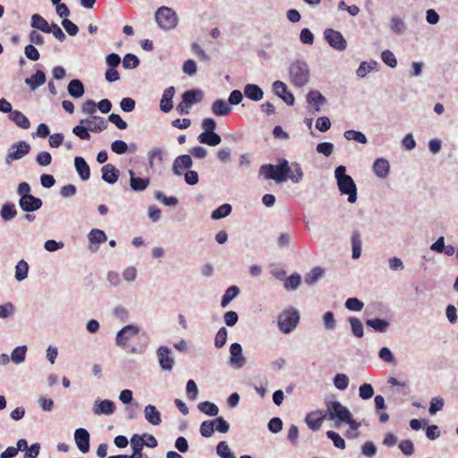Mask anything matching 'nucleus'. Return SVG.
<instances>
[{
    "label": "nucleus",
    "mask_w": 458,
    "mask_h": 458,
    "mask_svg": "<svg viewBox=\"0 0 458 458\" xmlns=\"http://www.w3.org/2000/svg\"><path fill=\"white\" fill-rule=\"evenodd\" d=\"M345 172L346 167L339 165L335 169V177L341 194L347 195L348 202L353 204L357 201V187L352 176Z\"/></svg>",
    "instance_id": "1"
},
{
    "label": "nucleus",
    "mask_w": 458,
    "mask_h": 458,
    "mask_svg": "<svg viewBox=\"0 0 458 458\" xmlns=\"http://www.w3.org/2000/svg\"><path fill=\"white\" fill-rule=\"evenodd\" d=\"M289 80L296 88H303L310 79V70L309 64L302 60H295L288 69Z\"/></svg>",
    "instance_id": "2"
},
{
    "label": "nucleus",
    "mask_w": 458,
    "mask_h": 458,
    "mask_svg": "<svg viewBox=\"0 0 458 458\" xmlns=\"http://www.w3.org/2000/svg\"><path fill=\"white\" fill-rule=\"evenodd\" d=\"M290 173V165L286 159H282L277 165H263L259 168V174L266 179H272L277 182L286 181Z\"/></svg>",
    "instance_id": "3"
},
{
    "label": "nucleus",
    "mask_w": 458,
    "mask_h": 458,
    "mask_svg": "<svg viewBox=\"0 0 458 458\" xmlns=\"http://www.w3.org/2000/svg\"><path fill=\"white\" fill-rule=\"evenodd\" d=\"M351 411L349 409L343 405L339 401H330L327 403V411L325 417L328 420H333L335 426L344 421L349 418Z\"/></svg>",
    "instance_id": "4"
},
{
    "label": "nucleus",
    "mask_w": 458,
    "mask_h": 458,
    "mask_svg": "<svg viewBox=\"0 0 458 458\" xmlns=\"http://www.w3.org/2000/svg\"><path fill=\"white\" fill-rule=\"evenodd\" d=\"M300 321V314L298 310L293 307L284 310L278 316V327L284 334L292 333Z\"/></svg>",
    "instance_id": "5"
},
{
    "label": "nucleus",
    "mask_w": 458,
    "mask_h": 458,
    "mask_svg": "<svg viewBox=\"0 0 458 458\" xmlns=\"http://www.w3.org/2000/svg\"><path fill=\"white\" fill-rule=\"evenodd\" d=\"M155 19L158 26L165 30L174 29L178 24V16L176 13L170 7H159L156 13Z\"/></svg>",
    "instance_id": "6"
},
{
    "label": "nucleus",
    "mask_w": 458,
    "mask_h": 458,
    "mask_svg": "<svg viewBox=\"0 0 458 458\" xmlns=\"http://www.w3.org/2000/svg\"><path fill=\"white\" fill-rule=\"evenodd\" d=\"M30 151V146L26 141L22 140L14 143L9 148L4 162L6 165H11L13 161L24 157Z\"/></svg>",
    "instance_id": "7"
},
{
    "label": "nucleus",
    "mask_w": 458,
    "mask_h": 458,
    "mask_svg": "<svg viewBox=\"0 0 458 458\" xmlns=\"http://www.w3.org/2000/svg\"><path fill=\"white\" fill-rule=\"evenodd\" d=\"M140 329L134 324H129L120 329L115 336V344L119 347H124L127 343L140 333Z\"/></svg>",
    "instance_id": "8"
},
{
    "label": "nucleus",
    "mask_w": 458,
    "mask_h": 458,
    "mask_svg": "<svg viewBox=\"0 0 458 458\" xmlns=\"http://www.w3.org/2000/svg\"><path fill=\"white\" fill-rule=\"evenodd\" d=\"M158 363L162 370L171 371L174 366L173 352L167 346H160L157 350Z\"/></svg>",
    "instance_id": "9"
},
{
    "label": "nucleus",
    "mask_w": 458,
    "mask_h": 458,
    "mask_svg": "<svg viewBox=\"0 0 458 458\" xmlns=\"http://www.w3.org/2000/svg\"><path fill=\"white\" fill-rule=\"evenodd\" d=\"M325 39L335 49L343 51L346 48L347 43L341 32L333 29H327L324 32Z\"/></svg>",
    "instance_id": "10"
},
{
    "label": "nucleus",
    "mask_w": 458,
    "mask_h": 458,
    "mask_svg": "<svg viewBox=\"0 0 458 458\" xmlns=\"http://www.w3.org/2000/svg\"><path fill=\"white\" fill-rule=\"evenodd\" d=\"M272 89L275 95L280 98L288 106H293L294 104V96L288 90L284 82L281 81H274L272 84Z\"/></svg>",
    "instance_id": "11"
},
{
    "label": "nucleus",
    "mask_w": 458,
    "mask_h": 458,
    "mask_svg": "<svg viewBox=\"0 0 458 458\" xmlns=\"http://www.w3.org/2000/svg\"><path fill=\"white\" fill-rule=\"evenodd\" d=\"M115 411V403L111 400H99L97 399L94 401L92 406V411L95 415H106L110 416Z\"/></svg>",
    "instance_id": "12"
},
{
    "label": "nucleus",
    "mask_w": 458,
    "mask_h": 458,
    "mask_svg": "<svg viewBox=\"0 0 458 458\" xmlns=\"http://www.w3.org/2000/svg\"><path fill=\"white\" fill-rule=\"evenodd\" d=\"M193 165L190 155L184 154L178 156L173 162L172 171L176 176H182L186 169H190Z\"/></svg>",
    "instance_id": "13"
},
{
    "label": "nucleus",
    "mask_w": 458,
    "mask_h": 458,
    "mask_svg": "<svg viewBox=\"0 0 458 458\" xmlns=\"http://www.w3.org/2000/svg\"><path fill=\"white\" fill-rule=\"evenodd\" d=\"M246 363V359L242 354V347L238 343H233L230 346V364L233 368L241 369Z\"/></svg>",
    "instance_id": "14"
},
{
    "label": "nucleus",
    "mask_w": 458,
    "mask_h": 458,
    "mask_svg": "<svg viewBox=\"0 0 458 458\" xmlns=\"http://www.w3.org/2000/svg\"><path fill=\"white\" fill-rule=\"evenodd\" d=\"M19 206L27 213L34 212L41 208L42 200L33 195L25 196L23 198H20Z\"/></svg>",
    "instance_id": "15"
},
{
    "label": "nucleus",
    "mask_w": 458,
    "mask_h": 458,
    "mask_svg": "<svg viewBox=\"0 0 458 458\" xmlns=\"http://www.w3.org/2000/svg\"><path fill=\"white\" fill-rule=\"evenodd\" d=\"M74 440L79 450L85 454L89 449V433L87 429L80 428L74 432Z\"/></svg>",
    "instance_id": "16"
},
{
    "label": "nucleus",
    "mask_w": 458,
    "mask_h": 458,
    "mask_svg": "<svg viewBox=\"0 0 458 458\" xmlns=\"http://www.w3.org/2000/svg\"><path fill=\"white\" fill-rule=\"evenodd\" d=\"M307 102L314 112H319L321 106L326 104V98L318 90H310L307 97Z\"/></svg>",
    "instance_id": "17"
},
{
    "label": "nucleus",
    "mask_w": 458,
    "mask_h": 458,
    "mask_svg": "<svg viewBox=\"0 0 458 458\" xmlns=\"http://www.w3.org/2000/svg\"><path fill=\"white\" fill-rule=\"evenodd\" d=\"M372 170L378 178L385 179L390 173L389 162L384 157L377 158L373 163Z\"/></svg>",
    "instance_id": "18"
},
{
    "label": "nucleus",
    "mask_w": 458,
    "mask_h": 458,
    "mask_svg": "<svg viewBox=\"0 0 458 458\" xmlns=\"http://www.w3.org/2000/svg\"><path fill=\"white\" fill-rule=\"evenodd\" d=\"M102 179L110 184H114L119 178V170L112 164H106L101 168Z\"/></svg>",
    "instance_id": "19"
},
{
    "label": "nucleus",
    "mask_w": 458,
    "mask_h": 458,
    "mask_svg": "<svg viewBox=\"0 0 458 458\" xmlns=\"http://www.w3.org/2000/svg\"><path fill=\"white\" fill-rule=\"evenodd\" d=\"M174 92H175V89H174V87H173V86L167 88L163 92V95H162V98L160 100V109L164 113H168L173 109V107H174L173 98L174 96Z\"/></svg>",
    "instance_id": "20"
},
{
    "label": "nucleus",
    "mask_w": 458,
    "mask_h": 458,
    "mask_svg": "<svg viewBox=\"0 0 458 458\" xmlns=\"http://www.w3.org/2000/svg\"><path fill=\"white\" fill-rule=\"evenodd\" d=\"M144 417L146 420L153 426H157L162 422L160 411L152 404L145 406Z\"/></svg>",
    "instance_id": "21"
},
{
    "label": "nucleus",
    "mask_w": 458,
    "mask_h": 458,
    "mask_svg": "<svg viewBox=\"0 0 458 458\" xmlns=\"http://www.w3.org/2000/svg\"><path fill=\"white\" fill-rule=\"evenodd\" d=\"M211 111L216 116H225L232 112V107L228 101L220 98L213 102Z\"/></svg>",
    "instance_id": "22"
},
{
    "label": "nucleus",
    "mask_w": 458,
    "mask_h": 458,
    "mask_svg": "<svg viewBox=\"0 0 458 458\" xmlns=\"http://www.w3.org/2000/svg\"><path fill=\"white\" fill-rule=\"evenodd\" d=\"M24 82L31 91H35L46 82V74L43 71L38 70L31 77L26 78Z\"/></svg>",
    "instance_id": "23"
},
{
    "label": "nucleus",
    "mask_w": 458,
    "mask_h": 458,
    "mask_svg": "<svg viewBox=\"0 0 458 458\" xmlns=\"http://www.w3.org/2000/svg\"><path fill=\"white\" fill-rule=\"evenodd\" d=\"M75 169L82 181H87L90 177V169L85 159L81 157L74 158Z\"/></svg>",
    "instance_id": "24"
},
{
    "label": "nucleus",
    "mask_w": 458,
    "mask_h": 458,
    "mask_svg": "<svg viewBox=\"0 0 458 458\" xmlns=\"http://www.w3.org/2000/svg\"><path fill=\"white\" fill-rule=\"evenodd\" d=\"M131 188L134 191H143L149 185L148 178L136 177L132 170H129Z\"/></svg>",
    "instance_id": "25"
},
{
    "label": "nucleus",
    "mask_w": 458,
    "mask_h": 458,
    "mask_svg": "<svg viewBox=\"0 0 458 458\" xmlns=\"http://www.w3.org/2000/svg\"><path fill=\"white\" fill-rule=\"evenodd\" d=\"M88 238L91 244L96 245V247H92V246L89 247V249L92 251L98 250V245L102 242H105L107 240L106 234L105 233L104 231H102L100 229H92L89 232Z\"/></svg>",
    "instance_id": "26"
},
{
    "label": "nucleus",
    "mask_w": 458,
    "mask_h": 458,
    "mask_svg": "<svg viewBox=\"0 0 458 458\" xmlns=\"http://www.w3.org/2000/svg\"><path fill=\"white\" fill-rule=\"evenodd\" d=\"M204 94L202 90L199 89H191L185 91L182 98L185 102L186 105L191 106L193 104L199 103L203 99Z\"/></svg>",
    "instance_id": "27"
},
{
    "label": "nucleus",
    "mask_w": 458,
    "mask_h": 458,
    "mask_svg": "<svg viewBox=\"0 0 458 458\" xmlns=\"http://www.w3.org/2000/svg\"><path fill=\"white\" fill-rule=\"evenodd\" d=\"M198 140L200 143L211 147L217 146L222 140L221 137L215 131H203L199 135Z\"/></svg>",
    "instance_id": "28"
},
{
    "label": "nucleus",
    "mask_w": 458,
    "mask_h": 458,
    "mask_svg": "<svg viewBox=\"0 0 458 458\" xmlns=\"http://www.w3.org/2000/svg\"><path fill=\"white\" fill-rule=\"evenodd\" d=\"M30 26L44 33H50L51 23H48L40 14L35 13L31 16Z\"/></svg>",
    "instance_id": "29"
},
{
    "label": "nucleus",
    "mask_w": 458,
    "mask_h": 458,
    "mask_svg": "<svg viewBox=\"0 0 458 458\" xmlns=\"http://www.w3.org/2000/svg\"><path fill=\"white\" fill-rule=\"evenodd\" d=\"M244 95L252 101H259L263 98L264 92L262 89L256 84H246L244 87Z\"/></svg>",
    "instance_id": "30"
},
{
    "label": "nucleus",
    "mask_w": 458,
    "mask_h": 458,
    "mask_svg": "<svg viewBox=\"0 0 458 458\" xmlns=\"http://www.w3.org/2000/svg\"><path fill=\"white\" fill-rule=\"evenodd\" d=\"M9 119L20 128L29 129L30 127V122L28 117L18 110H12Z\"/></svg>",
    "instance_id": "31"
},
{
    "label": "nucleus",
    "mask_w": 458,
    "mask_h": 458,
    "mask_svg": "<svg viewBox=\"0 0 458 458\" xmlns=\"http://www.w3.org/2000/svg\"><path fill=\"white\" fill-rule=\"evenodd\" d=\"M67 90L69 95L73 98H81L85 92L83 83L77 79L72 80L69 82L67 86Z\"/></svg>",
    "instance_id": "32"
},
{
    "label": "nucleus",
    "mask_w": 458,
    "mask_h": 458,
    "mask_svg": "<svg viewBox=\"0 0 458 458\" xmlns=\"http://www.w3.org/2000/svg\"><path fill=\"white\" fill-rule=\"evenodd\" d=\"M366 325L374 331L383 334L387 331L390 323L383 318H370L366 320Z\"/></svg>",
    "instance_id": "33"
},
{
    "label": "nucleus",
    "mask_w": 458,
    "mask_h": 458,
    "mask_svg": "<svg viewBox=\"0 0 458 458\" xmlns=\"http://www.w3.org/2000/svg\"><path fill=\"white\" fill-rule=\"evenodd\" d=\"M361 245H362V242H361V236H360V232L353 231L352 234V259H357L360 257Z\"/></svg>",
    "instance_id": "34"
},
{
    "label": "nucleus",
    "mask_w": 458,
    "mask_h": 458,
    "mask_svg": "<svg viewBox=\"0 0 458 458\" xmlns=\"http://www.w3.org/2000/svg\"><path fill=\"white\" fill-rule=\"evenodd\" d=\"M90 121V125L87 126L89 131L100 132L107 128V123L103 117L93 115Z\"/></svg>",
    "instance_id": "35"
},
{
    "label": "nucleus",
    "mask_w": 458,
    "mask_h": 458,
    "mask_svg": "<svg viewBox=\"0 0 458 458\" xmlns=\"http://www.w3.org/2000/svg\"><path fill=\"white\" fill-rule=\"evenodd\" d=\"M344 137L347 140H354L360 144H367L368 139L366 135L360 131L355 130H348L344 132Z\"/></svg>",
    "instance_id": "36"
},
{
    "label": "nucleus",
    "mask_w": 458,
    "mask_h": 458,
    "mask_svg": "<svg viewBox=\"0 0 458 458\" xmlns=\"http://www.w3.org/2000/svg\"><path fill=\"white\" fill-rule=\"evenodd\" d=\"M389 27L391 31L397 35L403 34L406 30L404 21L398 16H393L390 19Z\"/></svg>",
    "instance_id": "37"
},
{
    "label": "nucleus",
    "mask_w": 458,
    "mask_h": 458,
    "mask_svg": "<svg viewBox=\"0 0 458 458\" xmlns=\"http://www.w3.org/2000/svg\"><path fill=\"white\" fill-rule=\"evenodd\" d=\"M240 293V289L239 287L235 286V285H232L230 287H228L225 293V294L223 295L222 297V301H221V306L222 308H225L227 307V305L234 299L238 296V294Z\"/></svg>",
    "instance_id": "38"
},
{
    "label": "nucleus",
    "mask_w": 458,
    "mask_h": 458,
    "mask_svg": "<svg viewBox=\"0 0 458 458\" xmlns=\"http://www.w3.org/2000/svg\"><path fill=\"white\" fill-rule=\"evenodd\" d=\"M29 265L24 259H21L15 266V279L19 282L28 277Z\"/></svg>",
    "instance_id": "39"
},
{
    "label": "nucleus",
    "mask_w": 458,
    "mask_h": 458,
    "mask_svg": "<svg viewBox=\"0 0 458 458\" xmlns=\"http://www.w3.org/2000/svg\"><path fill=\"white\" fill-rule=\"evenodd\" d=\"M350 323L352 333L354 336L361 338L364 336V329L361 321L356 317H350L348 318Z\"/></svg>",
    "instance_id": "40"
},
{
    "label": "nucleus",
    "mask_w": 458,
    "mask_h": 458,
    "mask_svg": "<svg viewBox=\"0 0 458 458\" xmlns=\"http://www.w3.org/2000/svg\"><path fill=\"white\" fill-rule=\"evenodd\" d=\"M303 178V172L301 165L298 163H292L290 166V173H288V179L293 183H299Z\"/></svg>",
    "instance_id": "41"
},
{
    "label": "nucleus",
    "mask_w": 458,
    "mask_h": 458,
    "mask_svg": "<svg viewBox=\"0 0 458 458\" xmlns=\"http://www.w3.org/2000/svg\"><path fill=\"white\" fill-rule=\"evenodd\" d=\"M17 215L15 206L13 203H5L0 210V216L4 221H10Z\"/></svg>",
    "instance_id": "42"
},
{
    "label": "nucleus",
    "mask_w": 458,
    "mask_h": 458,
    "mask_svg": "<svg viewBox=\"0 0 458 458\" xmlns=\"http://www.w3.org/2000/svg\"><path fill=\"white\" fill-rule=\"evenodd\" d=\"M325 270L320 267H316L306 276L305 283L309 285L314 284L324 276Z\"/></svg>",
    "instance_id": "43"
},
{
    "label": "nucleus",
    "mask_w": 458,
    "mask_h": 458,
    "mask_svg": "<svg viewBox=\"0 0 458 458\" xmlns=\"http://www.w3.org/2000/svg\"><path fill=\"white\" fill-rule=\"evenodd\" d=\"M198 409L208 416H216L219 411L218 407L215 403L208 401L199 403L198 404Z\"/></svg>",
    "instance_id": "44"
},
{
    "label": "nucleus",
    "mask_w": 458,
    "mask_h": 458,
    "mask_svg": "<svg viewBox=\"0 0 458 458\" xmlns=\"http://www.w3.org/2000/svg\"><path fill=\"white\" fill-rule=\"evenodd\" d=\"M325 419V415L318 418H315V413L311 412L306 416L305 421L311 430L317 431L320 428L321 424Z\"/></svg>",
    "instance_id": "45"
},
{
    "label": "nucleus",
    "mask_w": 458,
    "mask_h": 458,
    "mask_svg": "<svg viewBox=\"0 0 458 458\" xmlns=\"http://www.w3.org/2000/svg\"><path fill=\"white\" fill-rule=\"evenodd\" d=\"M27 352V346L21 345L13 349L11 353V360L15 364H20L24 361Z\"/></svg>",
    "instance_id": "46"
},
{
    "label": "nucleus",
    "mask_w": 458,
    "mask_h": 458,
    "mask_svg": "<svg viewBox=\"0 0 458 458\" xmlns=\"http://www.w3.org/2000/svg\"><path fill=\"white\" fill-rule=\"evenodd\" d=\"M232 212V206L230 204H223L215 209L211 214V218L218 220L226 217Z\"/></svg>",
    "instance_id": "47"
},
{
    "label": "nucleus",
    "mask_w": 458,
    "mask_h": 458,
    "mask_svg": "<svg viewBox=\"0 0 458 458\" xmlns=\"http://www.w3.org/2000/svg\"><path fill=\"white\" fill-rule=\"evenodd\" d=\"M333 382L336 389L344 391L348 387L350 380L347 375L343 373H337L335 376Z\"/></svg>",
    "instance_id": "48"
},
{
    "label": "nucleus",
    "mask_w": 458,
    "mask_h": 458,
    "mask_svg": "<svg viewBox=\"0 0 458 458\" xmlns=\"http://www.w3.org/2000/svg\"><path fill=\"white\" fill-rule=\"evenodd\" d=\"M344 307L351 311H360L364 303L358 298L351 297L345 301Z\"/></svg>",
    "instance_id": "49"
},
{
    "label": "nucleus",
    "mask_w": 458,
    "mask_h": 458,
    "mask_svg": "<svg viewBox=\"0 0 458 458\" xmlns=\"http://www.w3.org/2000/svg\"><path fill=\"white\" fill-rule=\"evenodd\" d=\"M139 64L140 60L133 54H126L123 59V66L124 69H135Z\"/></svg>",
    "instance_id": "50"
},
{
    "label": "nucleus",
    "mask_w": 458,
    "mask_h": 458,
    "mask_svg": "<svg viewBox=\"0 0 458 458\" xmlns=\"http://www.w3.org/2000/svg\"><path fill=\"white\" fill-rule=\"evenodd\" d=\"M216 454L221 458H235V455L231 452L229 445L225 441H221L216 446Z\"/></svg>",
    "instance_id": "51"
},
{
    "label": "nucleus",
    "mask_w": 458,
    "mask_h": 458,
    "mask_svg": "<svg viewBox=\"0 0 458 458\" xmlns=\"http://www.w3.org/2000/svg\"><path fill=\"white\" fill-rule=\"evenodd\" d=\"M377 64L376 62L367 63V62H361L359 65L358 69L356 70V75L359 78H364L369 72H370L374 66Z\"/></svg>",
    "instance_id": "52"
},
{
    "label": "nucleus",
    "mask_w": 458,
    "mask_h": 458,
    "mask_svg": "<svg viewBox=\"0 0 458 458\" xmlns=\"http://www.w3.org/2000/svg\"><path fill=\"white\" fill-rule=\"evenodd\" d=\"M156 159L159 162H162L163 160V150L161 148H154L148 152V165L151 168L154 167V162Z\"/></svg>",
    "instance_id": "53"
},
{
    "label": "nucleus",
    "mask_w": 458,
    "mask_h": 458,
    "mask_svg": "<svg viewBox=\"0 0 458 458\" xmlns=\"http://www.w3.org/2000/svg\"><path fill=\"white\" fill-rule=\"evenodd\" d=\"M215 422L213 420H205L201 423L199 432L204 437H210L214 434Z\"/></svg>",
    "instance_id": "54"
},
{
    "label": "nucleus",
    "mask_w": 458,
    "mask_h": 458,
    "mask_svg": "<svg viewBox=\"0 0 458 458\" xmlns=\"http://www.w3.org/2000/svg\"><path fill=\"white\" fill-rule=\"evenodd\" d=\"M145 445V442L141 437L139 435H134L131 438V447L132 449V454H137L141 453L143 446Z\"/></svg>",
    "instance_id": "55"
},
{
    "label": "nucleus",
    "mask_w": 458,
    "mask_h": 458,
    "mask_svg": "<svg viewBox=\"0 0 458 458\" xmlns=\"http://www.w3.org/2000/svg\"><path fill=\"white\" fill-rule=\"evenodd\" d=\"M301 276L299 274H293L284 282L286 290H296L301 284Z\"/></svg>",
    "instance_id": "56"
},
{
    "label": "nucleus",
    "mask_w": 458,
    "mask_h": 458,
    "mask_svg": "<svg viewBox=\"0 0 458 458\" xmlns=\"http://www.w3.org/2000/svg\"><path fill=\"white\" fill-rule=\"evenodd\" d=\"M186 394L191 401H195L198 398L199 389L197 384L192 379H190L186 384Z\"/></svg>",
    "instance_id": "57"
},
{
    "label": "nucleus",
    "mask_w": 458,
    "mask_h": 458,
    "mask_svg": "<svg viewBox=\"0 0 458 458\" xmlns=\"http://www.w3.org/2000/svg\"><path fill=\"white\" fill-rule=\"evenodd\" d=\"M155 198L157 200L162 202L165 206H176L179 202L176 197H166L161 191H156Z\"/></svg>",
    "instance_id": "58"
},
{
    "label": "nucleus",
    "mask_w": 458,
    "mask_h": 458,
    "mask_svg": "<svg viewBox=\"0 0 458 458\" xmlns=\"http://www.w3.org/2000/svg\"><path fill=\"white\" fill-rule=\"evenodd\" d=\"M382 61L391 68H394L397 65V60L394 53L390 50H384L381 54Z\"/></svg>",
    "instance_id": "59"
},
{
    "label": "nucleus",
    "mask_w": 458,
    "mask_h": 458,
    "mask_svg": "<svg viewBox=\"0 0 458 458\" xmlns=\"http://www.w3.org/2000/svg\"><path fill=\"white\" fill-rule=\"evenodd\" d=\"M227 340V329L225 327H221L215 337V346L218 349L222 348Z\"/></svg>",
    "instance_id": "60"
},
{
    "label": "nucleus",
    "mask_w": 458,
    "mask_h": 458,
    "mask_svg": "<svg viewBox=\"0 0 458 458\" xmlns=\"http://www.w3.org/2000/svg\"><path fill=\"white\" fill-rule=\"evenodd\" d=\"M359 394L363 400L370 399L374 395V388L370 384L364 383L359 388Z\"/></svg>",
    "instance_id": "61"
},
{
    "label": "nucleus",
    "mask_w": 458,
    "mask_h": 458,
    "mask_svg": "<svg viewBox=\"0 0 458 458\" xmlns=\"http://www.w3.org/2000/svg\"><path fill=\"white\" fill-rule=\"evenodd\" d=\"M327 436L334 442L335 447L340 449L345 448V441L338 433L329 430L327 432Z\"/></svg>",
    "instance_id": "62"
},
{
    "label": "nucleus",
    "mask_w": 458,
    "mask_h": 458,
    "mask_svg": "<svg viewBox=\"0 0 458 458\" xmlns=\"http://www.w3.org/2000/svg\"><path fill=\"white\" fill-rule=\"evenodd\" d=\"M111 150L115 154L122 155L128 150V145L123 140H116L111 143Z\"/></svg>",
    "instance_id": "63"
},
{
    "label": "nucleus",
    "mask_w": 458,
    "mask_h": 458,
    "mask_svg": "<svg viewBox=\"0 0 458 458\" xmlns=\"http://www.w3.org/2000/svg\"><path fill=\"white\" fill-rule=\"evenodd\" d=\"M399 448L402 453L406 456H411L414 453V445L411 440H402L399 443Z\"/></svg>",
    "instance_id": "64"
}]
</instances>
